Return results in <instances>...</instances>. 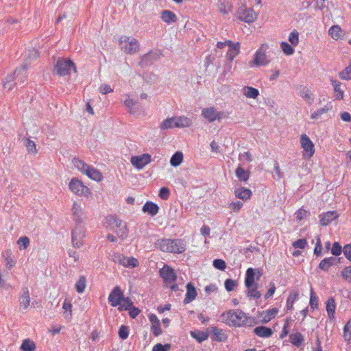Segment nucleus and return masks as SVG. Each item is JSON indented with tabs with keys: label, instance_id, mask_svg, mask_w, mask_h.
Here are the masks:
<instances>
[{
	"label": "nucleus",
	"instance_id": "f257e3e1",
	"mask_svg": "<svg viewBox=\"0 0 351 351\" xmlns=\"http://www.w3.org/2000/svg\"><path fill=\"white\" fill-rule=\"evenodd\" d=\"M226 324L234 327L253 326L257 324L256 319L247 315L239 309L229 310L221 315Z\"/></svg>",
	"mask_w": 351,
	"mask_h": 351
},
{
	"label": "nucleus",
	"instance_id": "f03ea898",
	"mask_svg": "<svg viewBox=\"0 0 351 351\" xmlns=\"http://www.w3.org/2000/svg\"><path fill=\"white\" fill-rule=\"evenodd\" d=\"M71 70L76 72V66L72 60L63 58H59L57 60L54 68V72L57 75L60 76L69 75Z\"/></svg>",
	"mask_w": 351,
	"mask_h": 351
},
{
	"label": "nucleus",
	"instance_id": "7ed1b4c3",
	"mask_svg": "<svg viewBox=\"0 0 351 351\" xmlns=\"http://www.w3.org/2000/svg\"><path fill=\"white\" fill-rule=\"evenodd\" d=\"M119 43L121 49L126 53L133 54L137 52L139 49V43L134 38L123 36L120 38Z\"/></svg>",
	"mask_w": 351,
	"mask_h": 351
},
{
	"label": "nucleus",
	"instance_id": "20e7f679",
	"mask_svg": "<svg viewBox=\"0 0 351 351\" xmlns=\"http://www.w3.org/2000/svg\"><path fill=\"white\" fill-rule=\"evenodd\" d=\"M106 220L109 221L110 224H114L118 228L116 231L117 236L124 240L128 237V229L125 222L119 219L117 216L109 215L106 217Z\"/></svg>",
	"mask_w": 351,
	"mask_h": 351
},
{
	"label": "nucleus",
	"instance_id": "39448f33",
	"mask_svg": "<svg viewBox=\"0 0 351 351\" xmlns=\"http://www.w3.org/2000/svg\"><path fill=\"white\" fill-rule=\"evenodd\" d=\"M69 189L73 193L77 195L88 197L90 194V189L76 178H72L70 181Z\"/></svg>",
	"mask_w": 351,
	"mask_h": 351
},
{
	"label": "nucleus",
	"instance_id": "423d86ee",
	"mask_svg": "<svg viewBox=\"0 0 351 351\" xmlns=\"http://www.w3.org/2000/svg\"><path fill=\"white\" fill-rule=\"evenodd\" d=\"M159 275L167 285L175 282L178 278L174 269L166 264L159 270Z\"/></svg>",
	"mask_w": 351,
	"mask_h": 351
},
{
	"label": "nucleus",
	"instance_id": "0eeeda50",
	"mask_svg": "<svg viewBox=\"0 0 351 351\" xmlns=\"http://www.w3.org/2000/svg\"><path fill=\"white\" fill-rule=\"evenodd\" d=\"M85 237V231L83 227L77 226L71 233L72 243L75 247H80L84 243V238Z\"/></svg>",
	"mask_w": 351,
	"mask_h": 351
},
{
	"label": "nucleus",
	"instance_id": "6e6552de",
	"mask_svg": "<svg viewBox=\"0 0 351 351\" xmlns=\"http://www.w3.org/2000/svg\"><path fill=\"white\" fill-rule=\"evenodd\" d=\"M124 299V295L121 288L115 287L108 296V301L113 307L119 306Z\"/></svg>",
	"mask_w": 351,
	"mask_h": 351
},
{
	"label": "nucleus",
	"instance_id": "1a4fd4ad",
	"mask_svg": "<svg viewBox=\"0 0 351 351\" xmlns=\"http://www.w3.org/2000/svg\"><path fill=\"white\" fill-rule=\"evenodd\" d=\"M301 147L304 149L306 156L311 158L315 153L314 144L310 138L305 134L300 136Z\"/></svg>",
	"mask_w": 351,
	"mask_h": 351
},
{
	"label": "nucleus",
	"instance_id": "9d476101",
	"mask_svg": "<svg viewBox=\"0 0 351 351\" xmlns=\"http://www.w3.org/2000/svg\"><path fill=\"white\" fill-rule=\"evenodd\" d=\"M263 47H260L255 53L254 59L250 62V66H265L269 63L265 51L263 49Z\"/></svg>",
	"mask_w": 351,
	"mask_h": 351
},
{
	"label": "nucleus",
	"instance_id": "9b49d317",
	"mask_svg": "<svg viewBox=\"0 0 351 351\" xmlns=\"http://www.w3.org/2000/svg\"><path fill=\"white\" fill-rule=\"evenodd\" d=\"M160 54L158 51H149L145 55L141 56L139 65L141 67H146L152 65L155 61L160 58Z\"/></svg>",
	"mask_w": 351,
	"mask_h": 351
},
{
	"label": "nucleus",
	"instance_id": "f8f14e48",
	"mask_svg": "<svg viewBox=\"0 0 351 351\" xmlns=\"http://www.w3.org/2000/svg\"><path fill=\"white\" fill-rule=\"evenodd\" d=\"M151 162V156L148 154H143L141 156H132L131 163L136 168L141 169Z\"/></svg>",
	"mask_w": 351,
	"mask_h": 351
},
{
	"label": "nucleus",
	"instance_id": "ddd939ff",
	"mask_svg": "<svg viewBox=\"0 0 351 351\" xmlns=\"http://www.w3.org/2000/svg\"><path fill=\"white\" fill-rule=\"evenodd\" d=\"M155 247L163 252L172 253L173 248L171 239H159L154 243Z\"/></svg>",
	"mask_w": 351,
	"mask_h": 351
},
{
	"label": "nucleus",
	"instance_id": "4468645a",
	"mask_svg": "<svg viewBox=\"0 0 351 351\" xmlns=\"http://www.w3.org/2000/svg\"><path fill=\"white\" fill-rule=\"evenodd\" d=\"M117 261L123 266L130 268H135L138 265V261L134 257H126L122 254H117Z\"/></svg>",
	"mask_w": 351,
	"mask_h": 351
},
{
	"label": "nucleus",
	"instance_id": "2eb2a0df",
	"mask_svg": "<svg viewBox=\"0 0 351 351\" xmlns=\"http://www.w3.org/2000/svg\"><path fill=\"white\" fill-rule=\"evenodd\" d=\"M27 63H24L19 68H16L14 71V75H16V82H15V84H23L26 80L27 77Z\"/></svg>",
	"mask_w": 351,
	"mask_h": 351
},
{
	"label": "nucleus",
	"instance_id": "dca6fc26",
	"mask_svg": "<svg viewBox=\"0 0 351 351\" xmlns=\"http://www.w3.org/2000/svg\"><path fill=\"white\" fill-rule=\"evenodd\" d=\"M186 293L185 295V298L183 300V303L184 304H189L193 300L195 299L197 297V293L194 285L192 282H189L186 284Z\"/></svg>",
	"mask_w": 351,
	"mask_h": 351
},
{
	"label": "nucleus",
	"instance_id": "f3484780",
	"mask_svg": "<svg viewBox=\"0 0 351 351\" xmlns=\"http://www.w3.org/2000/svg\"><path fill=\"white\" fill-rule=\"evenodd\" d=\"M20 308L22 310H26L30 303L29 293L27 287H23L21 295L19 297Z\"/></svg>",
	"mask_w": 351,
	"mask_h": 351
},
{
	"label": "nucleus",
	"instance_id": "a211bd4d",
	"mask_svg": "<svg viewBox=\"0 0 351 351\" xmlns=\"http://www.w3.org/2000/svg\"><path fill=\"white\" fill-rule=\"evenodd\" d=\"M256 271V270L252 267H250L247 269L245 277V286L247 288H250V287H253V285H258L256 282H255Z\"/></svg>",
	"mask_w": 351,
	"mask_h": 351
},
{
	"label": "nucleus",
	"instance_id": "6ab92c4d",
	"mask_svg": "<svg viewBox=\"0 0 351 351\" xmlns=\"http://www.w3.org/2000/svg\"><path fill=\"white\" fill-rule=\"evenodd\" d=\"M239 18L245 23H250L254 22L256 19L257 14L252 8L245 9L241 13Z\"/></svg>",
	"mask_w": 351,
	"mask_h": 351
},
{
	"label": "nucleus",
	"instance_id": "aec40b11",
	"mask_svg": "<svg viewBox=\"0 0 351 351\" xmlns=\"http://www.w3.org/2000/svg\"><path fill=\"white\" fill-rule=\"evenodd\" d=\"M172 241V247L173 250H172V253L173 254H182L186 250V242L184 240L181 239H171Z\"/></svg>",
	"mask_w": 351,
	"mask_h": 351
},
{
	"label": "nucleus",
	"instance_id": "412c9836",
	"mask_svg": "<svg viewBox=\"0 0 351 351\" xmlns=\"http://www.w3.org/2000/svg\"><path fill=\"white\" fill-rule=\"evenodd\" d=\"M320 224L322 226L328 225L331 221L335 220L337 217V213L335 211H328L323 213L320 216Z\"/></svg>",
	"mask_w": 351,
	"mask_h": 351
},
{
	"label": "nucleus",
	"instance_id": "4be33fe9",
	"mask_svg": "<svg viewBox=\"0 0 351 351\" xmlns=\"http://www.w3.org/2000/svg\"><path fill=\"white\" fill-rule=\"evenodd\" d=\"M161 19L167 24L176 23L178 20L176 14L171 10H165L161 12Z\"/></svg>",
	"mask_w": 351,
	"mask_h": 351
},
{
	"label": "nucleus",
	"instance_id": "5701e85b",
	"mask_svg": "<svg viewBox=\"0 0 351 351\" xmlns=\"http://www.w3.org/2000/svg\"><path fill=\"white\" fill-rule=\"evenodd\" d=\"M254 333L260 337L268 338L273 335V330L270 328L261 326L254 329Z\"/></svg>",
	"mask_w": 351,
	"mask_h": 351
},
{
	"label": "nucleus",
	"instance_id": "b1692460",
	"mask_svg": "<svg viewBox=\"0 0 351 351\" xmlns=\"http://www.w3.org/2000/svg\"><path fill=\"white\" fill-rule=\"evenodd\" d=\"M142 210L144 213H147L149 215L154 217L158 214L159 211V207L156 204L152 202H147L143 205Z\"/></svg>",
	"mask_w": 351,
	"mask_h": 351
},
{
	"label": "nucleus",
	"instance_id": "393cba45",
	"mask_svg": "<svg viewBox=\"0 0 351 351\" xmlns=\"http://www.w3.org/2000/svg\"><path fill=\"white\" fill-rule=\"evenodd\" d=\"M234 195L237 198L245 201L250 198L252 195V191L244 187H239L235 189Z\"/></svg>",
	"mask_w": 351,
	"mask_h": 351
},
{
	"label": "nucleus",
	"instance_id": "a878e982",
	"mask_svg": "<svg viewBox=\"0 0 351 351\" xmlns=\"http://www.w3.org/2000/svg\"><path fill=\"white\" fill-rule=\"evenodd\" d=\"M337 263V258L332 256L325 258L319 264V268L324 271H328L329 268Z\"/></svg>",
	"mask_w": 351,
	"mask_h": 351
},
{
	"label": "nucleus",
	"instance_id": "bb28decb",
	"mask_svg": "<svg viewBox=\"0 0 351 351\" xmlns=\"http://www.w3.org/2000/svg\"><path fill=\"white\" fill-rule=\"evenodd\" d=\"M72 215L73 216V220L79 223L82 221L83 216V210L77 202H74L72 206Z\"/></svg>",
	"mask_w": 351,
	"mask_h": 351
},
{
	"label": "nucleus",
	"instance_id": "cd10ccee",
	"mask_svg": "<svg viewBox=\"0 0 351 351\" xmlns=\"http://www.w3.org/2000/svg\"><path fill=\"white\" fill-rule=\"evenodd\" d=\"M216 109L214 107L205 108L202 111V115L209 122L216 121Z\"/></svg>",
	"mask_w": 351,
	"mask_h": 351
},
{
	"label": "nucleus",
	"instance_id": "c85d7f7f",
	"mask_svg": "<svg viewBox=\"0 0 351 351\" xmlns=\"http://www.w3.org/2000/svg\"><path fill=\"white\" fill-rule=\"evenodd\" d=\"M218 10L223 14H226L232 11V5L228 0H218Z\"/></svg>",
	"mask_w": 351,
	"mask_h": 351
},
{
	"label": "nucleus",
	"instance_id": "c756f323",
	"mask_svg": "<svg viewBox=\"0 0 351 351\" xmlns=\"http://www.w3.org/2000/svg\"><path fill=\"white\" fill-rule=\"evenodd\" d=\"M85 173L89 178L95 181H101L103 178L101 173L97 169L90 166L86 169Z\"/></svg>",
	"mask_w": 351,
	"mask_h": 351
},
{
	"label": "nucleus",
	"instance_id": "7c9ffc66",
	"mask_svg": "<svg viewBox=\"0 0 351 351\" xmlns=\"http://www.w3.org/2000/svg\"><path fill=\"white\" fill-rule=\"evenodd\" d=\"M326 311L328 313V316L330 319H334L335 318V313L336 309V304L335 299L332 297H330L326 302Z\"/></svg>",
	"mask_w": 351,
	"mask_h": 351
},
{
	"label": "nucleus",
	"instance_id": "2f4dec72",
	"mask_svg": "<svg viewBox=\"0 0 351 351\" xmlns=\"http://www.w3.org/2000/svg\"><path fill=\"white\" fill-rule=\"evenodd\" d=\"M332 85L334 88V97L337 100L343 99L344 92L340 88L341 83L336 80H331Z\"/></svg>",
	"mask_w": 351,
	"mask_h": 351
},
{
	"label": "nucleus",
	"instance_id": "473e14b6",
	"mask_svg": "<svg viewBox=\"0 0 351 351\" xmlns=\"http://www.w3.org/2000/svg\"><path fill=\"white\" fill-rule=\"evenodd\" d=\"M289 341L295 346L300 348L304 341V336L299 332L289 335Z\"/></svg>",
	"mask_w": 351,
	"mask_h": 351
},
{
	"label": "nucleus",
	"instance_id": "72a5a7b5",
	"mask_svg": "<svg viewBox=\"0 0 351 351\" xmlns=\"http://www.w3.org/2000/svg\"><path fill=\"white\" fill-rule=\"evenodd\" d=\"M175 123L176 128H186L189 127L191 125V120L184 116L174 117Z\"/></svg>",
	"mask_w": 351,
	"mask_h": 351
},
{
	"label": "nucleus",
	"instance_id": "f704fd0d",
	"mask_svg": "<svg viewBox=\"0 0 351 351\" xmlns=\"http://www.w3.org/2000/svg\"><path fill=\"white\" fill-rule=\"evenodd\" d=\"M299 299V292L292 291L289 293L287 299L286 307L287 311H291L293 308L294 302Z\"/></svg>",
	"mask_w": 351,
	"mask_h": 351
},
{
	"label": "nucleus",
	"instance_id": "c9c22d12",
	"mask_svg": "<svg viewBox=\"0 0 351 351\" xmlns=\"http://www.w3.org/2000/svg\"><path fill=\"white\" fill-rule=\"evenodd\" d=\"M235 173L239 181L247 182L250 178V172L241 166L237 168Z\"/></svg>",
	"mask_w": 351,
	"mask_h": 351
},
{
	"label": "nucleus",
	"instance_id": "e433bc0d",
	"mask_svg": "<svg viewBox=\"0 0 351 351\" xmlns=\"http://www.w3.org/2000/svg\"><path fill=\"white\" fill-rule=\"evenodd\" d=\"M299 95L302 98H304L308 104H311L313 102V98L312 97L313 94L311 93V90L307 87H302L300 90Z\"/></svg>",
	"mask_w": 351,
	"mask_h": 351
},
{
	"label": "nucleus",
	"instance_id": "4c0bfd02",
	"mask_svg": "<svg viewBox=\"0 0 351 351\" xmlns=\"http://www.w3.org/2000/svg\"><path fill=\"white\" fill-rule=\"evenodd\" d=\"M243 95L247 98L256 99L259 95L258 89L252 86H244Z\"/></svg>",
	"mask_w": 351,
	"mask_h": 351
},
{
	"label": "nucleus",
	"instance_id": "58836bf2",
	"mask_svg": "<svg viewBox=\"0 0 351 351\" xmlns=\"http://www.w3.org/2000/svg\"><path fill=\"white\" fill-rule=\"evenodd\" d=\"M190 335L193 338L195 339L199 343L203 342L204 341L206 340L208 337V333L199 330L191 331Z\"/></svg>",
	"mask_w": 351,
	"mask_h": 351
},
{
	"label": "nucleus",
	"instance_id": "ea45409f",
	"mask_svg": "<svg viewBox=\"0 0 351 351\" xmlns=\"http://www.w3.org/2000/svg\"><path fill=\"white\" fill-rule=\"evenodd\" d=\"M341 28L338 25L330 27L328 29V34L335 40H337L341 36Z\"/></svg>",
	"mask_w": 351,
	"mask_h": 351
},
{
	"label": "nucleus",
	"instance_id": "a19ab883",
	"mask_svg": "<svg viewBox=\"0 0 351 351\" xmlns=\"http://www.w3.org/2000/svg\"><path fill=\"white\" fill-rule=\"evenodd\" d=\"M211 331L213 335V340L216 341H223L226 339V336L222 332V330L216 326L211 328Z\"/></svg>",
	"mask_w": 351,
	"mask_h": 351
},
{
	"label": "nucleus",
	"instance_id": "79ce46f5",
	"mask_svg": "<svg viewBox=\"0 0 351 351\" xmlns=\"http://www.w3.org/2000/svg\"><path fill=\"white\" fill-rule=\"evenodd\" d=\"M278 313V309L277 308H273L271 309H269L265 313V315L262 319L263 324L268 323L271 319H273Z\"/></svg>",
	"mask_w": 351,
	"mask_h": 351
},
{
	"label": "nucleus",
	"instance_id": "37998d69",
	"mask_svg": "<svg viewBox=\"0 0 351 351\" xmlns=\"http://www.w3.org/2000/svg\"><path fill=\"white\" fill-rule=\"evenodd\" d=\"M16 75H14V72L12 73V74H8L5 78V80L3 82V87L5 88H7L8 90H12V88H14V85L15 84H12V82L14 81V80H16Z\"/></svg>",
	"mask_w": 351,
	"mask_h": 351
},
{
	"label": "nucleus",
	"instance_id": "c03bdc74",
	"mask_svg": "<svg viewBox=\"0 0 351 351\" xmlns=\"http://www.w3.org/2000/svg\"><path fill=\"white\" fill-rule=\"evenodd\" d=\"M183 160V154L180 152H176L170 159V164L173 167L179 166Z\"/></svg>",
	"mask_w": 351,
	"mask_h": 351
},
{
	"label": "nucleus",
	"instance_id": "a18cd8bd",
	"mask_svg": "<svg viewBox=\"0 0 351 351\" xmlns=\"http://www.w3.org/2000/svg\"><path fill=\"white\" fill-rule=\"evenodd\" d=\"M73 163L78 170L84 173L86 171V169H88V168L89 167L88 165L85 163L83 160L77 158H74L73 159Z\"/></svg>",
	"mask_w": 351,
	"mask_h": 351
},
{
	"label": "nucleus",
	"instance_id": "49530a36",
	"mask_svg": "<svg viewBox=\"0 0 351 351\" xmlns=\"http://www.w3.org/2000/svg\"><path fill=\"white\" fill-rule=\"evenodd\" d=\"M258 285H253L247 289V296L249 298H253L254 299H259L261 296V293L258 291Z\"/></svg>",
	"mask_w": 351,
	"mask_h": 351
},
{
	"label": "nucleus",
	"instance_id": "de8ad7c7",
	"mask_svg": "<svg viewBox=\"0 0 351 351\" xmlns=\"http://www.w3.org/2000/svg\"><path fill=\"white\" fill-rule=\"evenodd\" d=\"M86 287V279L84 276H81L75 284L76 291L82 293L84 291Z\"/></svg>",
	"mask_w": 351,
	"mask_h": 351
},
{
	"label": "nucleus",
	"instance_id": "09e8293b",
	"mask_svg": "<svg viewBox=\"0 0 351 351\" xmlns=\"http://www.w3.org/2000/svg\"><path fill=\"white\" fill-rule=\"evenodd\" d=\"M36 349V345L34 341L30 339H25L21 346V350L23 351H34Z\"/></svg>",
	"mask_w": 351,
	"mask_h": 351
},
{
	"label": "nucleus",
	"instance_id": "8fccbe9b",
	"mask_svg": "<svg viewBox=\"0 0 351 351\" xmlns=\"http://www.w3.org/2000/svg\"><path fill=\"white\" fill-rule=\"evenodd\" d=\"M175 119L174 117L167 118L165 120H164L161 124H160V129L161 130H167V129H171L176 128V125H174L175 123Z\"/></svg>",
	"mask_w": 351,
	"mask_h": 351
},
{
	"label": "nucleus",
	"instance_id": "3c124183",
	"mask_svg": "<svg viewBox=\"0 0 351 351\" xmlns=\"http://www.w3.org/2000/svg\"><path fill=\"white\" fill-rule=\"evenodd\" d=\"M331 108H332L331 106H328V105H326L324 107L314 111L311 114V118L312 119H317L319 117H320L323 114L326 113L327 112H328L331 109Z\"/></svg>",
	"mask_w": 351,
	"mask_h": 351
},
{
	"label": "nucleus",
	"instance_id": "603ef678",
	"mask_svg": "<svg viewBox=\"0 0 351 351\" xmlns=\"http://www.w3.org/2000/svg\"><path fill=\"white\" fill-rule=\"evenodd\" d=\"M238 286V283L236 280L228 278L224 282V287L228 291H234Z\"/></svg>",
	"mask_w": 351,
	"mask_h": 351
},
{
	"label": "nucleus",
	"instance_id": "864d4df0",
	"mask_svg": "<svg viewBox=\"0 0 351 351\" xmlns=\"http://www.w3.org/2000/svg\"><path fill=\"white\" fill-rule=\"evenodd\" d=\"M129 327L125 325H121L119 329V337L121 339L125 340L129 336Z\"/></svg>",
	"mask_w": 351,
	"mask_h": 351
},
{
	"label": "nucleus",
	"instance_id": "5fc2aeb1",
	"mask_svg": "<svg viewBox=\"0 0 351 351\" xmlns=\"http://www.w3.org/2000/svg\"><path fill=\"white\" fill-rule=\"evenodd\" d=\"M29 239L26 236L20 237L17 241V243L19 245V248L21 250L27 249L29 245Z\"/></svg>",
	"mask_w": 351,
	"mask_h": 351
},
{
	"label": "nucleus",
	"instance_id": "6e6d98bb",
	"mask_svg": "<svg viewBox=\"0 0 351 351\" xmlns=\"http://www.w3.org/2000/svg\"><path fill=\"white\" fill-rule=\"evenodd\" d=\"M296 219L301 221L304 218H306L311 215V213L308 210H304L302 208H300L295 213Z\"/></svg>",
	"mask_w": 351,
	"mask_h": 351
},
{
	"label": "nucleus",
	"instance_id": "4d7b16f0",
	"mask_svg": "<svg viewBox=\"0 0 351 351\" xmlns=\"http://www.w3.org/2000/svg\"><path fill=\"white\" fill-rule=\"evenodd\" d=\"M24 145L27 147V149L29 152L31 153H36L37 150L36 148V143L34 141L30 140L29 138H26L24 141Z\"/></svg>",
	"mask_w": 351,
	"mask_h": 351
},
{
	"label": "nucleus",
	"instance_id": "13d9d810",
	"mask_svg": "<svg viewBox=\"0 0 351 351\" xmlns=\"http://www.w3.org/2000/svg\"><path fill=\"white\" fill-rule=\"evenodd\" d=\"M280 47L286 55H292L294 53V49L293 47L286 42H282Z\"/></svg>",
	"mask_w": 351,
	"mask_h": 351
},
{
	"label": "nucleus",
	"instance_id": "bf43d9fd",
	"mask_svg": "<svg viewBox=\"0 0 351 351\" xmlns=\"http://www.w3.org/2000/svg\"><path fill=\"white\" fill-rule=\"evenodd\" d=\"M213 265L215 268L221 271H223L226 268V262L223 260L219 258L215 259L213 262Z\"/></svg>",
	"mask_w": 351,
	"mask_h": 351
},
{
	"label": "nucleus",
	"instance_id": "052dcab7",
	"mask_svg": "<svg viewBox=\"0 0 351 351\" xmlns=\"http://www.w3.org/2000/svg\"><path fill=\"white\" fill-rule=\"evenodd\" d=\"M289 41L293 45H298L299 43V34L296 30L291 32L289 36Z\"/></svg>",
	"mask_w": 351,
	"mask_h": 351
},
{
	"label": "nucleus",
	"instance_id": "680f3d73",
	"mask_svg": "<svg viewBox=\"0 0 351 351\" xmlns=\"http://www.w3.org/2000/svg\"><path fill=\"white\" fill-rule=\"evenodd\" d=\"M343 337L347 341L351 339V320L348 321L343 328Z\"/></svg>",
	"mask_w": 351,
	"mask_h": 351
},
{
	"label": "nucleus",
	"instance_id": "e2e57ef3",
	"mask_svg": "<svg viewBox=\"0 0 351 351\" xmlns=\"http://www.w3.org/2000/svg\"><path fill=\"white\" fill-rule=\"evenodd\" d=\"M307 245L308 243L305 239H298L292 243V245L295 249H304Z\"/></svg>",
	"mask_w": 351,
	"mask_h": 351
},
{
	"label": "nucleus",
	"instance_id": "0e129e2a",
	"mask_svg": "<svg viewBox=\"0 0 351 351\" xmlns=\"http://www.w3.org/2000/svg\"><path fill=\"white\" fill-rule=\"evenodd\" d=\"M309 304L312 309L317 308L318 307V298L315 295V293L311 289V297H310V302Z\"/></svg>",
	"mask_w": 351,
	"mask_h": 351
},
{
	"label": "nucleus",
	"instance_id": "69168bd1",
	"mask_svg": "<svg viewBox=\"0 0 351 351\" xmlns=\"http://www.w3.org/2000/svg\"><path fill=\"white\" fill-rule=\"evenodd\" d=\"M171 349V344L169 343H156L152 348V351H169Z\"/></svg>",
	"mask_w": 351,
	"mask_h": 351
},
{
	"label": "nucleus",
	"instance_id": "338daca9",
	"mask_svg": "<svg viewBox=\"0 0 351 351\" xmlns=\"http://www.w3.org/2000/svg\"><path fill=\"white\" fill-rule=\"evenodd\" d=\"M342 247L339 244V242H335L332 244V248H331V253L332 255L337 256L341 254L342 252Z\"/></svg>",
	"mask_w": 351,
	"mask_h": 351
},
{
	"label": "nucleus",
	"instance_id": "774afa93",
	"mask_svg": "<svg viewBox=\"0 0 351 351\" xmlns=\"http://www.w3.org/2000/svg\"><path fill=\"white\" fill-rule=\"evenodd\" d=\"M341 276L345 280L351 282V265L346 267L343 269L341 271Z\"/></svg>",
	"mask_w": 351,
	"mask_h": 351
}]
</instances>
